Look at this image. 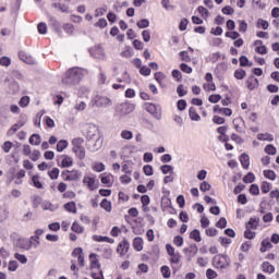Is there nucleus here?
<instances>
[{
	"label": "nucleus",
	"instance_id": "obj_16",
	"mask_svg": "<svg viewBox=\"0 0 279 279\" xmlns=\"http://www.w3.org/2000/svg\"><path fill=\"white\" fill-rule=\"evenodd\" d=\"M61 158H63L61 161L62 169H69V167H73V158L71 156L62 155Z\"/></svg>",
	"mask_w": 279,
	"mask_h": 279
},
{
	"label": "nucleus",
	"instance_id": "obj_62",
	"mask_svg": "<svg viewBox=\"0 0 279 279\" xmlns=\"http://www.w3.org/2000/svg\"><path fill=\"white\" fill-rule=\"evenodd\" d=\"M12 64V59L9 57H1L0 58V65L1 66H10Z\"/></svg>",
	"mask_w": 279,
	"mask_h": 279
},
{
	"label": "nucleus",
	"instance_id": "obj_15",
	"mask_svg": "<svg viewBox=\"0 0 279 279\" xmlns=\"http://www.w3.org/2000/svg\"><path fill=\"white\" fill-rule=\"evenodd\" d=\"M260 218H250L245 223L246 230H257Z\"/></svg>",
	"mask_w": 279,
	"mask_h": 279
},
{
	"label": "nucleus",
	"instance_id": "obj_45",
	"mask_svg": "<svg viewBox=\"0 0 279 279\" xmlns=\"http://www.w3.org/2000/svg\"><path fill=\"white\" fill-rule=\"evenodd\" d=\"M260 189H262V193L267 195V193H269L271 191V183L264 181V182H262Z\"/></svg>",
	"mask_w": 279,
	"mask_h": 279
},
{
	"label": "nucleus",
	"instance_id": "obj_1",
	"mask_svg": "<svg viewBox=\"0 0 279 279\" xmlns=\"http://www.w3.org/2000/svg\"><path fill=\"white\" fill-rule=\"evenodd\" d=\"M86 143L87 149L89 151H99L101 145H104V140L101 138V132L99 126L96 124H87L86 126Z\"/></svg>",
	"mask_w": 279,
	"mask_h": 279
},
{
	"label": "nucleus",
	"instance_id": "obj_34",
	"mask_svg": "<svg viewBox=\"0 0 279 279\" xmlns=\"http://www.w3.org/2000/svg\"><path fill=\"white\" fill-rule=\"evenodd\" d=\"M69 147V142L66 140H60L57 143V151L62 153V150Z\"/></svg>",
	"mask_w": 279,
	"mask_h": 279
},
{
	"label": "nucleus",
	"instance_id": "obj_2",
	"mask_svg": "<svg viewBox=\"0 0 279 279\" xmlns=\"http://www.w3.org/2000/svg\"><path fill=\"white\" fill-rule=\"evenodd\" d=\"M83 77L84 74L82 73V69L71 68L62 78V84H65V86H75V84H80V82H82Z\"/></svg>",
	"mask_w": 279,
	"mask_h": 279
},
{
	"label": "nucleus",
	"instance_id": "obj_23",
	"mask_svg": "<svg viewBox=\"0 0 279 279\" xmlns=\"http://www.w3.org/2000/svg\"><path fill=\"white\" fill-rule=\"evenodd\" d=\"M262 269L265 274H274V271H276V267L271 265L269 262H264L262 264Z\"/></svg>",
	"mask_w": 279,
	"mask_h": 279
},
{
	"label": "nucleus",
	"instance_id": "obj_9",
	"mask_svg": "<svg viewBox=\"0 0 279 279\" xmlns=\"http://www.w3.org/2000/svg\"><path fill=\"white\" fill-rule=\"evenodd\" d=\"M130 251V242L124 239L122 242L119 243L117 247V253L120 254V256H125L128 252Z\"/></svg>",
	"mask_w": 279,
	"mask_h": 279
},
{
	"label": "nucleus",
	"instance_id": "obj_24",
	"mask_svg": "<svg viewBox=\"0 0 279 279\" xmlns=\"http://www.w3.org/2000/svg\"><path fill=\"white\" fill-rule=\"evenodd\" d=\"M72 151L75 153V156L78 158V160H84L86 158V149L84 147L72 148Z\"/></svg>",
	"mask_w": 279,
	"mask_h": 279
},
{
	"label": "nucleus",
	"instance_id": "obj_60",
	"mask_svg": "<svg viewBox=\"0 0 279 279\" xmlns=\"http://www.w3.org/2000/svg\"><path fill=\"white\" fill-rule=\"evenodd\" d=\"M38 34L45 35L47 34V24L45 22H40L37 25Z\"/></svg>",
	"mask_w": 279,
	"mask_h": 279
},
{
	"label": "nucleus",
	"instance_id": "obj_63",
	"mask_svg": "<svg viewBox=\"0 0 279 279\" xmlns=\"http://www.w3.org/2000/svg\"><path fill=\"white\" fill-rule=\"evenodd\" d=\"M177 108L180 112H182L183 110H186V101L184 99L178 100Z\"/></svg>",
	"mask_w": 279,
	"mask_h": 279
},
{
	"label": "nucleus",
	"instance_id": "obj_3",
	"mask_svg": "<svg viewBox=\"0 0 279 279\" xmlns=\"http://www.w3.org/2000/svg\"><path fill=\"white\" fill-rule=\"evenodd\" d=\"M61 178L64 182H77L82 178V171L80 170H63L61 172Z\"/></svg>",
	"mask_w": 279,
	"mask_h": 279
},
{
	"label": "nucleus",
	"instance_id": "obj_25",
	"mask_svg": "<svg viewBox=\"0 0 279 279\" xmlns=\"http://www.w3.org/2000/svg\"><path fill=\"white\" fill-rule=\"evenodd\" d=\"M133 247L136 252H143V238L137 236L133 240Z\"/></svg>",
	"mask_w": 279,
	"mask_h": 279
},
{
	"label": "nucleus",
	"instance_id": "obj_31",
	"mask_svg": "<svg viewBox=\"0 0 279 279\" xmlns=\"http://www.w3.org/2000/svg\"><path fill=\"white\" fill-rule=\"evenodd\" d=\"M223 265H226V262L221 260V257L219 256H214L213 258V267H215L216 269H221V267H223Z\"/></svg>",
	"mask_w": 279,
	"mask_h": 279
},
{
	"label": "nucleus",
	"instance_id": "obj_8",
	"mask_svg": "<svg viewBox=\"0 0 279 279\" xmlns=\"http://www.w3.org/2000/svg\"><path fill=\"white\" fill-rule=\"evenodd\" d=\"M49 26L51 29H53V32H56V34H58V36L62 37V26L60 25V22L56 20V17H49Z\"/></svg>",
	"mask_w": 279,
	"mask_h": 279
},
{
	"label": "nucleus",
	"instance_id": "obj_33",
	"mask_svg": "<svg viewBox=\"0 0 279 279\" xmlns=\"http://www.w3.org/2000/svg\"><path fill=\"white\" fill-rule=\"evenodd\" d=\"M28 142L31 145H40V134L34 133L29 138Z\"/></svg>",
	"mask_w": 279,
	"mask_h": 279
},
{
	"label": "nucleus",
	"instance_id": "obj_52",
	"mask_svg": "<svg viewBox=\"0 0 279 279\" xmlns=\"http://www.w3.org/2000/svg\"><path fill=\"white\" fill-rule=\"evenodd\" d=\"M208 101L210 104H219V101H221V95L219 94H211L209 97H208Z\"/></svg>",
	"mask_w": 279,
	"mask_h": 279
},
{
	"label": "nucleus",
	"instance_id": "obj_27",
	"mask_svg": "<svg viewBox=\"0 0 279 279\" xmlns=\"http://www.w3.org/2000/svg\"><path fill=\"white\" fill-rule=\"evenodd\" d=\"M189 114L192 121H202V117L199 116V113H197V110L195 109V107H191L189 109Z\"/></svg>",
	"mask_w": 279,
	"mask_h": 279
},
{
	"label": "nucleus",
	"instance_id": "obj_19",
	"mask_svg": "<svg viewBox=\"0 0 279 279\" xmlns=\"http://www.w3.org/2000/svg\"><path fill=\"white\" fill-rule=\"evenodd\" d=\"M63 208L68 211V213H73V215H76L77 214V205L75 204V202H69V203H65L63 205Z\"/></svg>",
	"mask_w": 279,
	"mask_h": 279
},
{
	"label": "nucleus",
	"instance_id": "obj_40",
	"mask_svg": "<svg viewBox=\"0 0 279 279\" xmlns=\"http://www.w3.org/2000/svg\"><path fill=\"white\" fill-rule=\"evenodd\" d=\"M32 182L35 189H43V183L40 182V175L38 174L33 175Z\"/></svg>",
	"mask_w": 279,
	"mask_h": 279
},
{
	"label": "nucleus",
	"instance_id": "obj_64",
	"mask_svg": "<svg viewBox=\"0 0 279 279\" xmlns=\"http://www.w3.org/2000/svg\"><path fill=\"white\" fill-rule=\"evenodd\" d=\"M217 276H218L217 271H215L214 269L209 268L206 270V277L208 279H215V278H217Z\"/></svg>",
	"mask_w": 279,
	"mask_h": 279
},
{
	"label": "nucleus",
	"instance_id": "obj_35",
	"mask_svg": "<svg viewBox=\"0 0 279 279\" xmlns=\"http://www.w3.org/2000/svg\"><path fill=\"white\" fill-rule=\"evenodd\" d=\"M264 151L268 154V156H276L278 150L276 149V146H274V144H268L266 145Z\"/></svg>",
	"mask_w": 279,
	"mask_h": 279
},
{
	"label": "nucleus",
	"instance_id": "obj_30",
	"mask_svg": "<svg viewBox=\"0 0 279 279\" xmlns=\"http://www.w3.org/2000/svg\"><path fill=\"white\" fill-rule=\"evenodd\" d=\"M242 180L244 184H252L256 180V175L253 172H247Z\"/></svg>",
	"mask_w": 279,
	"mask_h": 279
},
{
	"label": "nucleus",
	"instance_id": "obj_44",
	"mask_svg": "<svg viewBox=\"0 0 279 279\" xmlns=\"http://www.w3.org/2000/svg\"><path fill=\"white\" fill-rule=\"evenodd\" d=\"M160 271H161V275H162V278H171V269L169 268V266H161L160 268Z\"/></svg>",
	"mask_w": 279,
	"mask_h": 279
},
{
	"label": "nucleus",
	"instance_id": "obj_39",
	"mask_svg": "<svg viewBox=\"0 0 279 279\" xmlns=\"http://www.w3.org/2000/svg\"><path fill=\"white\" fill-rule=\"evenodd\" d=\"M84 144V138L75 137L72 140L73 149L82 148Z\"/></svg>",
	"mask_w": 279,
	"mask_h": 279
},
{
	"label": "nucleus",
	"instance_id": "obj_61",
	"mask_svg": "<svg viewBox=\"0 0 279 279\" xmlns=\"http://www.w3.org/2000/svg\"><path fill=\"white\" fill-rule=\"evenodd\" d=\"M221 12H222V14H226L227 16H232V14L234 13V8H232L230 5H226L225 8H222Z\"/></svg>",
	"mask_w": 279,
	"mask_h": 279
},
{
	"label": "nucleus",
	"instance_id": "obj_11",
	"mask_svg": "<svg viewBox=\"0 0 279 279\" xmlns=\"http://www.w3.org/2000/svg\"><path fill=\"white\" fill-rule=\"evenodd\" d=\"M259 83H258V78H256L254 76V74H252L247 80H246V88H248V90H254L255 88H258Z\"/></svg>",
	"mask_w": 279,
	"mask_h": 279
},
{
	"label": "nucleus",
	"instance_id": "obj_17",
	"mask_svg": "<svg viewBox=\"0 0 279 279\" xmlns=\"http://www.w3.org/2000/svg\"><path fill=\"white\" fill-rule=\"evenodd\" d=\"M41 234H45V230L43 229H37L35 231V235L31 236V241H36V243H34V247H38L40 245V236Z\"/></svg>",
	"mask_w": 279,
	"mask_h": 279
},
{
	"label": "nucleus",
	"instance_id": "obj_49",
	"mask_svg": "<svg viewBox=\"0 0 279 279\" xmlns=\"http://www.w3.org/2000/svg\"><path fill=\"white\" fill-rule=\"evenodd\" d=\"M58 207L53 206V204H51V202H44L43 203V209L44 210H50V213H54V210L57 209Z\"/></svg>",
	"mask_w": 279,
	"mask_h": 279
},
{
	"label": "nucleus",
	"instance_id": "obj_38",
	"mask_svg": "<svg viewBox=\"0 0 279 279\" xmlns=\"http://www.w3.org/2000/svg\"><path fill=\"white\" fill-rule=\"evenodd\" d=\"M225 36L226 38H231V40H239L241 38V34L236 31L227 32Z\"/></svg>",
	"mask_w": 279,
	"mask_h": 279
},
{
	"label": "nucleus",
	"instance_id": "obj_7",
	"mask_svg": "<svg viewBox=\"0 0 279 279\" xmlns=\"http://www.w3.org/2000/svg\"><path fill=\"white\" fill-rule=\"evenodd\" d=\"M136 108L135 104H131V102H122L119 107L118 110L120 111V113L125 117V114H131V112H134Z\"/></svg>",
	"mask_w": 279,
	"mask_h": 279
},
{
	"label": "nucleus",
	"instance_id": "obj_43",
	"mask_svg": "<svg viewBox=\"0 0 279 279\" xmlns=\"http://www.w3.org/2000/svg\"><path fill=\"white\" fill-rule=\"evenodd\" d=\"M52 8H56L57 10H60V12H63L65 14H68L69 12V7L62 3L54 2L52 3Z\"/></svg>",
	"mask_w": 279,
	"mask_h": 279
},
{
	"label": "nucleus",
	"instance_id": "obj_47",
	"mask_svg": "<svg viewBox=\"0 0 279 279\" xmlns=\"http://www.w3.org/2000/svg\"><path fill=\"white\" fill-rule=\"evenodd\" d=\"M48 175L50 180H58V178L60 177V169L53 168L51 171L48 172Z\"/></svg>",
	"mask_w": 279,
	"mask_h": 279
},
{
	"label": "nucleus",
	"instance_id": "obj_18",
	"mask_svg": "<svg viewBox=\"0 0 279 279\" xmlns=\"http://www.w3.org/2000/svg\"><path fill=\"white\" fill-rule=\"evenodd\" d=\"M93 241H96L97 243H114V239L112 238H108V236H104V235H93L92 236Z\"/></svg>",
	"mask_w": 279,
	"mask_h": 279
},
{
	"label": "nucleus",
	"instance_id": "obj_20",
	"mask_svg": "<svg viewBox=\"0 0 279 279\" xmlns=\"http://www.w3.org/2000/svg\"><path fill=\"white\" fill-rule=\"evenodd\" d=\"M240 162H241L243 169H250V155H247V153H243L240 156Z\"/></svg>",
	"mask_w": 279,
	"mask_h": 279
},
{
	"label": "nucleus",
	"instance_id": "obj_58",
	"mask_svg": "<svg viewBox=\"0 0 279 279\" xmlns=\"http://www.w3.org/2000/svg\"><path fill=\"white\" fill-rule=\"evenodd\" d=\"M143 171L147 177L154 175V167L151 165H145Z\"/></svg>",
	"mask_w": 279,
	"mask_h": 279
},
{
	"label": "nucleus",
	"instance_id": "obj_48",
	"mask_svg": "<svg viewBox=\"0 0 279 279\" xmlns=\"http://www.w3.org/2000/svg\"><path fill=\"white\" fill-rule=\"evenodd\" d=\"M93 171H96L97 173H101V171H106V165H104V162H96L93 166Z\"/></svg>",
	"mask_w": 279,
	"mask_h": 279
},
{
	"label": "nucleus",
	"instance_id": "obj_50",
	"mask_svg": "<svg viewBox=\"0 0 279 279\" xmlns=\"http://www.w3.org/2000/svg\"><path fill=\"white\" fill-rule=\"evenodd\" d=\"M160 171L163 173V175H167V173H173V166L163 165L160 167Z\"/></svg>",
	"mask_w": 279,
	"mask_h": 279
},
{
	"label": "nucleus",
	"instance_id": "obj_36",
	"mask_svg": "<svg viewBox=\"0 0 279 279\" xmlns=\"http://www.w3.org/2000/svg\"><path fill=\"white\" fill-rule=\"evenodd\" d=\"M72 232H75L76 234H82L84 232V227L80 226L77 221H74L71 227Z\"/></svg>",
	"mask_w": 279,
	"mask_h": 279
},
{
	"label": "nucleus",
	"instance_id": "obj_46",
	"mask_svg": "<svg viewBox=\"0 0 279 279\" xmlns=\"http://www.w3.org/2000/svg\"><path fill=\"white\" fill-rule=\"evenodd\" d=\"M246 75H247V72H245V70H243V69L234 71L235 80H244Z\"/></svg>",
	"mask_w": 279,
	"mask_h": 279
},
{
	"label": "nucleus",
	"instance_id": "obj_42",
	"mask_svg": "<svg viewBox=\"0 0 279 279\" xmlns=\"http://www.w3.org/2000/svg\"><path fill=\"white\" fill-rule=\"evenodd\" d=\"M33 245H34V241L26 240L20 244V247H21V250H26L27 252H29V250H32Z\"/></svg>",
	"mask_w": 279,
	"mask_h": 279
},
{
	"label": "nucleus",
	"instance_id": "obj_29",
	"mask_svg": "<svg viewBox=\"0 0 279 279\" xmlns=\"http://www.w3.org/2000/svg\"><path fill=\"white\" fill-rule=\"evenodd\" d=\"M100 208H104L107 213H112V202L108 201V198H104L100 203Z\"/></svg>",
	"mask_w": 279,
	"mask_h": 279
},
{
	"label": "nucleus",
	"instance_id": "obj_32",
	"mask_svg": "<svg viewBox=\"0 0 279 279\" xmlns=\"http://www.w3.org/2000/svg\"><path fill=\"white\" fill-rule=\"evenodd\" d=\"M216 256H219V258H223L225 260V265L221 266V269H228V267H230V264L232 263V260L230 259L228 254H218Z\"/></svg>",
	"mask_w": 279,
	"mask_h": 279
},
{
	"label": "nucleus",
	"instance_id": "obj_51",
	"mask_svg": "<svg viewBox=\"0 0 279 279\" xmlns=\"http://www.w3.org/2000/svg\"><path fill=\"white\" fill-rule=\"evenodd\" d=\"M19 106L21 108H27L29 106V96H23L19 101Z\"/></svg>",
	"mask_w": 279,
	"mask_h": 279
},
{
	"label": "nucleus",
	"instance_id": "obj_12",
	"mask_svg": "<svg viewBox=\"0 0 279 279\" xmlns=\"http://www.w3.org/2000/svg\"><path fill=\"white\" fill-rule=\"evenodd\" d=\"M99 178H100L101 184H105L106 186H108V189L112 186V181L114 180V175L102 173L99 175Z\"/></svg>",
	"mask_w": 279,
	"mask_h": 279
},
{
	"label": "nucleus",
	"instance_id": "obj_13",
	"mask_svg": "<svg viewBox=\"0 0 279 279\" xmlns=\"http://www.w3.org/2000/svg\"><path fill=\"white\" fill-rule=\"evenodd\" d=\"M19 58L20 60H22V62H25V64H36V60H34V57L25 53V51H20Z\"/></svg>",
	"mask_w": 279,
	"mask_h": 279
},
{
	"label": "nucleus",
	"instance_id": "obj_4",
	"mask_svg": "<svg viewBox=\"0 0 279 279\" xmlns=\"http://www.w3.org/2000/svg\"><path fill=\"white\" fill-rule=\"evenodd\" d=\"M145 110L149 112L157 121H160L162 119V108L160 105H155L153 102H146L145 104Z\"/></svg>",
	"mask_w": 279,
	"mask_h": 279
},
{
	"label": "nucleus",
	"instance_id": "obj_10",
	"mask_svg": "<svg viewBox=\"0 0 279 279\" xmlns=\"http://www.w3.org/2000/svg\"><path fill=\"white\" fill-rule=\"evenodd\" d=\"M228 71V63L227 62H220L217 64L215 69V74L217 75L218 80H223V76L221 73H226Z\"/></svg>",
	"mask_w": 279,
	"mask_h": 279
},
{
	"label": "nucleus",
	"instance_id": "obj_21",
	"mask_svg": "<svg viewBox=\"0 0 279 279\" xmlns=\"http://www.w3.org/2000/svg\"><path fill=\"white\" fill-rule=\"evenodd\" d=\"M167 208H173V205L171 204V198L169 196H162L161 197V209L165 211Z\"/></svg>",
	"mask_w": 279,
	"mask_h": 279
},
{
	"label": "nucleus",
	"instance_id": "obj_41",
	"mask_svg": "<svg viewBox=\"0 0 279 279\" xmlns=\"http://www.w3.org/2000/svg\"><path fill=\"white\" fill-rule=\"evenodd\" d=\"M136 26L140 29H147L149 27V20L148 19H142L136 23Z\"/></svg>",
	"mask_w": 279,
	"mask_h": 279
},
{
	"label": "nucleus",
	"instance_id": "obj_53",
	"mask_svg": "<svg viewBox=\"0 0 279 279\" xmlns=\"http://www.w3.org/2000/svg\"><path fill=\"white\" fill-rule=\"evenodd\" d=\"M179 57L181 58L182 62H191V56H189V51L186 50L179 52Z\"/></svg>",
	"mask_w": 279,
	"mask_h": 279
},
{
	"label": "nucleus",
	"instance_id": "obj_54",
	"mask_svg": "<svg viewBox=\"0 0 279 279\" xmlns=\"http://www.w3.org/2000/svg\"><path fill=\"white\" fill-rule=\"evenodd\" d=\"M228 226V220L226 218L221 217L217 222H216V228H220V230H223Z\"/></svg>",
	"mask_w": 279,
	"mask_h": 279
},
{
	"label": "nucleus",
	"instance_id": "obj_28",
	"mask_svg": "<svg viewBox=\"0 0 279 279\" xmlns=\"http://www.w3.org/2000/svg\"><path fill=\"white\" fill-rule=\"evenodd\" d=\"M271 247H274L271 242L268 239H264L262 241V246L259 248V252H262V254H265V252H267V250H271Z\"/></svg>",
	"mask_w": 279,
	"mask_h": 279
},
{
	"label": "nucleus",
	"instance_id": "obj_5",
	"mask_svg": "<svg viewBox=\"0 0 279 279\" xmlns=\"http://www.w3.org/2000/svg\"><path fill=\"white\" fill-rule=\"evenodd\" d=\"M94 106L96 108H108V106H112V100L106 96H95Z\"/></svg>",
	"mask_w": 279,
	"mask_h": 279
},
{
	"label": "nucleus",
	"instance_id": "obj_26",
	"mask_svg": "<svg viewBox=\"0 0 279 279\" xmlns=\"http://www.w3.org/2000/svg\"><path fill=\"white\" fill-rule=\"evenodd\" d=\"M83 184H87L89 191H95V178L93 177H84Z\"/></svg>",
	"mask_w": 279,
	"mask_h": 279
},
{
	"label": "nucleus",
	"instance_id": "obj_22",
	"mask_svg": "<svg viewBox=\"0 0 279 279\" xmlns=\"http://www.w3.org/2000/svg\"><path fill=\"white\" fill-rule=\"evenodd\" d=\"M190 239L196 243H202V233L199 232V229H194L192 232H190Z\"/></svg>",
	"mask_w": 279,
	"mask_h": 279
},
{
	"label": "nucleus",
	"instance_id": "obj_14",
	"mask_svg": "<svg viewBox=\"0 0 279 279\" xmlns=\"http://www.w3.org/2000/svg\"><path fill=\"white\" fill-rule=\"evenodd\" d=\"M89 259H90V269H101V264L99 263V259H97L96 253H90Z\"/></svg>",
	"mask_w": 279,
	"mask_h": 279
},
{
	"label": "nucleus",
	"instance_id": "obj_6",
	"mask_svg": "<svg viewBox=\"0 0 279 279\" xmlns=\"http://www.w3.org/2000/svg\"><path fill=\"white\" fill-rule=\"evenodd\" d=\"M197 252H199L197 244H190L189 247L183 248V253L185 254L186 262L191 263L193 258L197 255Z\"/></svg>",
	"mask_w": 279,
	"mask_h": 279
},
{
	"label": "nucleus",
	"instance_id": "obj_56",
	"mask_svg": "<svg viewBox=\"0 0 279 279\" xmlns=\"http://www.w3.org/2000/svg\"><path fill=\"white\" fill-rule=\"evenodd\" d=\"M264 178L267 180H276V172L274 170H264Z\"/></svg>",
	"mask_w": 279,
	"mask_h": 279
},
{
	"label": "nucleus",
	"instance_id": "obj_59",
	"mask_svg": "<svg viewBox=\"0 0 279 279\" xmlns=\"http://www.w3.org/2000/svg\"><path fill=\"white\" fill-rule=\"evenodd\" d=\"M257 27H260L262 29H269V22H267V20L259 19L257 21Z\"/></svg>",
	"mask_w": 279,
	"mask_h": 279
},
{
	"label": "nucleus",
	"instance_id": "obj_57",
	"mask_svg": "<svg viewBox=\"0 0 279 279\" xmlns=\"http://www.w3.org/2000/svg\"><path fill=\"white\" fill-rule=\"evenodd\" d=\"M11 10L12 12H19L21 10V0H12Z\"/></svg>",
	"mask_w": 279,
	"mask_h": 279
},
{
	"label": "nucleus",
	"instance_id": "obj_37",
	"mask_svg": "<svg viewBox=\"0 0 279 279\" xmlns=\"http://www.w3.org/2000/svg\"><path fill=\"white\" fill-rule=\"evenodd\" d=\"M63 31L69 36H73V32H75V26L73 24L65 23V24H63Z\"/></svg>",
	"mask_w": 279,
	"mask_h": 279
},
{
	"label": "nucleus",
	"instance_id": "obj_55",
	"mask_svg": "<svg viewBox=\"0 0 279 279\" xmlns=\"http://www.w3.org/2000/svg\"><path fill=\"white\" fill-rule=\"evenodd\" d=\"M248 192L251 195H260V189L258 187V184H251Z\"/></svg>",
	"mask_w": 279,
	"mask_h": 279
}]
</instances>
